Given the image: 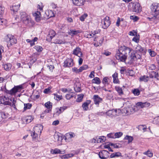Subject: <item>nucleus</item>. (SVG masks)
Segmentation results:
<instances>
[{"label": "nucleus", "mask_w": 159, "mask_h": 159, "mask_svg": "<svg viewBox=\"0 0 159 159\" xmlns=\"http://www.w3.org/2000/svg\"><path fill=\"white\" fill-rule=\"evenodd\" d=\"M131 51V48L125 46H121L117 52L115 57L117 59L124 62L126 60L127 54L129 55Z\"/></svg>", "instance_id": "f257e3e1"}, {"label": "nucleus", "mask_w": 159, "mask_h": 159, "mask_svg": "<svg viewBox=\"0 0 159 159\" xmlns=\"http://www.w3.org/2000/svg\"><path fill=\"white\" fill-rule=\"evenodd\" d=\"M4 41L7 43V46L8 48L17 42V40L14 36L11 34L6 35L4 38Z\"/></svg>", "instance_id": "f03ea898"}, {"label": "nucleus", "mask_w": 159, "mask_h": 159, "mask_svg": "<svg viewBox=\"0 0 159 159\" xmlns=\"http://www.w3.org/2000/svg\"><path fill=\"white\" fill-rule=\"evenodd\" d=\"M151 14L153 16L154 19L159 15V4L153 3L150 7Z\"/></svg>", "instance_id": "7ed1b4c3"}, {"label": "nucleus", "mask_w": 159, "mask_h": 159, "mask_svg": "<svg viewBox=\"0 0 159 159\" xmlns=\"http://www.w3.org/2000/svg\"><path fill=\"white\" fill-rule=\"evenodd\" d=\"M129 7L131 8L132 11L137 13L141 11L142 7L140 4L137 2H132L129 3Z\"/></svg>", "instance_id": "20e7f679"}, {"label": "nucleus", "mask_w": 159, "mask_h": 159, "mask_svg": "<svg viewBox=\"0 0 159 159\" xmlns=\"http://www.w3.org/2000/svg\"><path fill=\"white\" fill-rule=\"evenodd\" d=\"M129 57H130L131 62H133L138 59H140L141 57V55L135 52L132 49L131 51L129 54Z\"/></svg>", "instance_id": "39448f33"}, {"label": "nucleus", "mask_w": 159, "mask_h": 159, "mask_svg": "<svg viewBox=\"0 0 159 159\" xmlns=\"http://www.w3.org/2000/svg\"><path fill=\"white\" fill-rule=\"evenodd\" d=\"M134 111L132 107L129 106L123 108L121 110V112L125 116L129 115L132 113Z\"/></svg>", "instance_id": "423d86ee"}, {"label": "nucleus", "mask_w": 159, "mask_h": 159, "mask_svg": "<svg viewBox=\"0 0 159 159\" xmlns=\"http://www.w3.org/2000/svg\"><path fill=\"white\" fill-rule=\"evenodd\" d=\"M102 27L104 29H107L110 25V22L109 17L107 16L101 21Z\"/></svg>", "instance_id": "0eeeda50"}, {"label": "nucleus", "mask_w": 159, "mask_h": 159, "mask_svg": "<svg viewBox=\"0 0 159 159\" xmlns=\"http://www.w3.org/2000/svg\"><path fill=\"white\" fill-rule=\"evenodd\" d=\"M109 153L107 151L103 150L99 152V157L102 159L107 158L109 156Z\"/></svg>", "instance_id": "6e6552de"}, {"label": "nucleus", "mask_w": 159, "mask_h": 159, "mask_svg": "<svg viewBox=\"0 0 159 159\" xmlns=\"http://www.w3.org/2000/svg\"><path fill=\"white\" fill-rule=\"evenodd\" d=\"M22 21L25 24L29 26H32L34 24V21L31 20L29 16H27V17L23 19Z\"/></svg>", "instance_id": "1a4fd4ad"}, {"label": "nucleus", "mask_w": 159, "mask_h": 159, "mask_svg": "<svg viewBox=\"0 0 159 159\" xmlns=\"http://www.w3.org/2000/svg\"><path fill=\"white\" fill-rule=\"evenodd\" d=\"M74 64L73 60L68 58L64 61L63 66L65 67H72L73 66Z\"/></svg>", "instance_id": "9d476101"}, {"label": "nucleus", "mask_w": 159, "mask_h": 159, "mask_svg": "<svg viewBox=\"0 0 159 159\" xmlns=\"http://www.w3.org/2000/svg\"><path fill=\"white\" fill-rule=\"evenodd\" d=\"M43 126L41 124H38L36 126H35L34 128V132L40 135L42 130L43 129Z\"/></svg>", "instance_id": "9b49d317"}, {"label": "nucleus", "mask_w": 159, "mask_h": 159, "mask_svg": "<svg viewBox=\"0 0 159 159\" xmlns=\"http://www.w3.org/2000/svg\"><path fill=\"white\" fill-rule=\"evenodd\" d=\"M56 34L55 31L52 30H50L49 31V34L47 36V40L50 42L52 39L55 36Z\"/></svg>", "instance_id": "f8f14e48"}, {"label": "nucleus", "mask_w": 159, "mask_h": 159, "mask_svg": "<svg viewBox=\"0 0 159 159\" xmlns=\"http://www.w3.org/2000/svg\"><path fill=\"white\" fill-rule=\"evenodd\" d=\"M72 54L77 56L79 57H81L82 55L81 49L78 47H76L73 50Z\"/></svg>", "instance_id": "ddd939ff"}, {"label": "nucleus", "mask_w": 159, "mask_h": 159, "mask_svg": "<svg viewBox=\"0 0 159 159\" xmlns=\"http://www.w3.org/2000/svg\"><path fill=\"white\" fill-rule=\"evenodd\" d=\"M150 105V103L147 102H139L136 103V105L138 107H140L141 108L148 107Z\"/></svg>", "instance_id": "4468645a"}, {"label": "nucleus", "mask_w": 159, "mask_h": 159, "mask_svg": "<svg viewBox=\"0 0 159 159\" xmlns=\"http://www.w3.org/2000/svg\"><path fill=\"white\" fill-rule=\"evenodd\" d=\"M93 100L94 104L98 106L102 101V99L100 98L98 95H94L93 96Z\"/></svg>", "instance_id": "2eb2a0df"}, {"label": "nucleus", "mask_w": 159, "mask_h": 159, "mask_svg": "<svg viewBox=\"0 0 159 159\" xmlns=\"http://www.w3.org/2000/svg\"><path fill=\"white\" fill-rule=\"evenodd\" d=\"M117 112L116 109H113L112 110H109L106 112V114L109 117H112L115 115H116Z\"/></svg>", "instance_id": "dca6fc26"}, {"label": "nucleus", "mask_w": 159, "mask_h": 159, "mask_svg": "<svg viewBox=\"0 0 159 159\" xmlns=\"http://www.w3.org/2000/svg\"><path fill=\"white\" fill-rule=\"evenodd\" d=\"M33 16L34 17V18L36 21L37 22L41 20V14L39 11L37 12L33 13Z\"/></svg>", "instance_id": "f3484780"}, {"label": "nucleus", "mask_w": 159, "mask_h": 159, "mask_svg": "<svg viewBox=\"0 0 159 159\" xmlns=\"http://www.w3.org/2000/svg\"><path fill=\"white\" fill-rule=\"evenodd\" d=\"M149 77L150 78H152L154 77L156 78L157 80H159V75L158 73L153 71H151L149 72Z\"/></svg>", "instance_id": "a211bd4d"}, {"label": "nucleus", "mask_w": 159, "mask_h": 159, "mask_svg": "<svg viewBox=\"0 0 159 159\" xmlns=\"http://www.w3.org/2000/svg\"><path fill=\"white\" fill-rule=\"evenodd\" d=\"M85 1V0H72L73 4L77 6L83 5Z\"/></svg>", "instance_id": "6ab92c4d"}, {"label": "nucleus", "mask_w": 159, "mask_h": 159, "mask_svg": "<svg viewBox=\"0 0 159 159\" xmlns=\"http://www.w3.org/2000/svg\"><path fill=\"white\" fill-rule=\"evenodd\" d=\"M82 32L81 30H70L69 31L68 34H69L73 36L74 35H77L78 34L81 33Z\"/></svg>", "instance_id": "aec40b11"}, {"label": "nucleus", "mask_w": 159, "mask_h": 159, "mask_svg": "<svg viewBox=\"0 0 159 159\" xmlns=\"http://www.w3.org/2000/svg\"><path fill=\"white\" fill-rule=\"evenodd\" d=\"M33 119L32 117L31 116H28L25 117H23L22 119L23 122L25 123H30L32 120Z\"/></svg>", "instance_id": "412c9836"}, {"label": "nucleus", "mask_w": 159, "mask_h": 159, "mask_svg": "<svg viewBox=\"0 0 159 159\" xmlns=\"http://www.w3.org/2000/svg\"><path fill=\"white\" fill-rule=\"evenodd\" d=\"M51 152L52 154H57L58 153L64 154L65 153L64 150L61 151L60 149L57 148H55L54 149H52L51 151Z\"/></svg>", "instance_id": "4be33fe9"}, {"label": "nucleus", "mask_w": 159, "mask_h": 159, "mask_svg": "<svg viewBox=\"0 0 159 159\" xmlns=\"http://www.w3.org/2000/svg\"><path fill=\"white\" fill-rule=\"evenodd\" d=\"M39 134H37L34 132H32L31 134L33 141L37 142L39 141L38 139V135Z\"/></svg>", "instance_id": "5701e85b"}, {"label": "nucleus", "mask_w": 159, "mask_h": 159, "mask_svg": "<svg viewBox=\"0 0 159 159\" xmlns=\"http://www.w3.org/2000/svg\"><path fill=\"white\" fill-rule=\"evenodd\" d=\"M20 6V4L17 5H13L10 7V9L11 11H13V12L15 13L17 11Z\"/></svg>", "instance_id": "b1692460"}, {"label": "nucleus", "mask_w": 159, "mask_h": 159, "mask_svg": "<svg viewBox=\"0 0 159 159\" xmlns=\"http://www.w3.org/2000/svg\"><path fill=\"white\" fill-rule=\"evenodd\" d=\"M75 136V134L74 133L70 132L66 134L65 139L66 140H67L68 139H71V138L74 137Z\"/></svg>", "instance_id": "393cba45"}, {"label": "nucleus", "mask_w": 159, "mask_h": 159, "mask_svg": "<svg viewBox=\"0 0 159 159\" xmlns=\"http://www.w3.org/2000/svg\"><path fill=\"white\" fill-rule=\"evenodd\" d=\"M91 101L89 100L87 101L86 102H84L82 105V107L84 110L85 111H87L88 108V105L90 103Z\"/></svg>", "instance_id": "a878e982"}, {"label": "nucleus", "mask_w": 159, "mask_h": 159, "mask_svg": "<svg viewBox=\"0 0 159 159\" xmlns=\"http://www.w3.org/2000/svg\"><path fill=\"white\" fill-rule=\"evenodd\" d=\"M121 156V154L120 152H117L111 154L110 156L111 158H114L115 157H118Z\"/></svg>", "instance_id": "bb28decb"}, {"label": "nucleus", "mask_w": 159, "mask_h": 159, "mask_svg": "<svg viewBox=\"0 0 159 159\" xmlns=\"http://www.w3.org/2000/svg\"><path fill=\"white\" fill-rule=\"evenodd\" d=\"M149 80V76L147 75L142 76L139 78V81L147 82Z\"/></svg>", "instance_id": "cd10ccee"}, {"label": "nucleus", "mask_w": 159, "mask_h": 159, "mask_svg": "<svg viewBox=\"0 0 159 159\" xmlns=\"http://www.w3.org/2000/svg\"><path fill=\"white\" fill-rule=\"evenodd\" d=\"M136 49L137 51H138L141 52L145 53L146 52L145 50L143 48H142L140 45H138Z\"/></svg>", "instance_id": "c85d7f7f"}, {"label": "nucleus", "mask_w": 159, "mask_h": 159, "mask_svg": "<svg viewBox=\"0 0 159 159\" xmlns=\"http://www.w3.org/2000/svg\"><path fill=\"white\" fill-rule=\"evenodd\" d=\"M3 68L6 71L9 70L11 68V65L10 63L6 64L3 65Z\"/></svg>", "instance_id": "c756f323"}, {"label": "nucleus", "mask_w": 159, "mask_h": 159, "mask_svg": "<svg viewBox=\"0 0 159 159\" xmlns=\"http://www.w3.org/2000/svg\"><path fill=\"white\" fill-rule=\"evenodd\" d=\"M46 14L48 16V18L52 17L54 16L53 12L52 10H48L47 11L45 12Z\"/></svg>", "instance_id": "7c9ffc66"}, {"label": "nucleus", "mask_w": 159, "mask_h": 159, "mask_svg": "<svg viewBox=\"0 0 159 159\" xmlns=\"http://www.w3.org/2000/svg\"><path fill=\"white\" fill-rule=\"evenodd\" d=\"M115 88L120 95H121L123 94V91L121 87L119 86H116Z\"/></svg>", "instance_id": "2f4dec72"}, {"label": "nucleus", "mask_w": 159, "mask_h": 159, "mask_svg": "<svg viewBox=\"0 0 159 159\" xmlns=\"http://www.w3.org/2000/svg\"><path fill=\"white\" fill-rule=\"evenodd\" d=\"M92 83L98 84L101 83V81L99 78L96 77L92 80Z\"/></svg>", "instance_id": "473e14b6"}, {"label": "nucleus", "mask_w": 159, "mask_h": 159, "mask_svg": "<svg viewBox=\"0 0 159 159\" xmlns=\"http://www.w3.org/2000/svg\"><path fill=\"white\" fill-rule=\"evenodd\" d=\"M52 104L49 101L48 102L45 103L44 104V106L47 109H52Z\"/></svg>", "instance_id": "72a5a7b5"}, {"label": "nucleus", "mask_w": 159, "mask_h": 159, "mask_svg": "<svg viewBox=\"0 0 159 159\" xmlns=\"http://www.w3.org/2000/svg\"><path fill=\"white\" fill-rule=\"evenodd\" d=\"M20 18L21 20H23V19L26 18L27 16H29L27 15L26 13L25 12H20Z\"/></svg>", "instance_id": "f704fd0d"}, {"label": "nucleus", "mask_w": 159, "mask_h": 159, "mask_svg": "<svg viewBox=\"0 0 159 159\" xmlns=\"http://www.w3.org/2000/svg\"><path fill=\"white\" fill-rule=\"evenodd\" d=\"M91 142L94 143H101V139L99 137L93 138L91 140Z\"/></svg>", "instance_id": "c9c22d12"}, {"label": "nucleus", "mask_w": 159, "mask_h": 159, "mask_svg": "<svg viewBox=\"0 0 159 159\" xmlns=\"http://www.w3.org/2000/svg\"><path fill=\"white\" fill-rule=\"evenodd\" d=\"M125 139L128 140V143H130L132 142V141L134 139V138L132 136L127 135L125 137Z\"/></svg>", "instance_id": "e433bc0d"}, {"label": "nucleus", "mask_w": 159, "mask_h": 159, "mask_svg": "<svg viewBox=\"0 0 159 159\" xmlns=\"http://www.w3.org/2000/svg\"><path fill=\"white\" fill-rule=\"evenodd\" d=\"M74 155V154H65L63 155L61 157V158L63 159H67L70 157H73Z\"/></svg>", "instance_id": "4c0bfd02"}, {"label": "nucleus", "mask_w": 159, "mask_h": 159, "mask_svg": "<svg viewBox=\"0 0 159 159\" xmlns=\"http://www.w3.org/2000/svg\"><path fill=\"white\" fill-rule=\"evenodd\" d=\"M132 93L135 96H138L140 93V91L137 89H134L132 91Z\"/></svg>", "instance_id": "58836bf2"}, {"label": "nucleus", "mask_w": 159, "mask_h": 159, "mask_svg": "<svg viewBox=\"0 0 159 159\" xmlns=\"http://www.w3.org/2000/svg\"><path fill=\"white\" fill-rule=\"evenodd\" d=\"M24 109L25 111L30 109L32 106V104L30 103L24 104Z\"/></svg>", "instance_id": "ea45409f"}, {"label": "nucleus", "mask_w": 159, "mask_h": 159, "mask_svg": "<svg viewBox=\"0 0 159 159\" xmlns=\"http://www.w3.org/2000/svg\"><path fill=\"white\" fill-rule=\"evenodd\" d=\"M4 12V7L0 4V17H2Z\"/></svg>", "instance_id": "a19ab883"}, {"label": "nucleus", "mask_w": 159, "mask_h": 159, "mask_svg": "<svg viewBox=\"0 0 159 159\" xmlns=\"http://www.w3.org/2000/svg\"><path fill=\"white\" fill-rule=\"evenodd\" d=\"M74 96V93H71L70 94H67L66 95V98L67 100L70 99L71 98Z\"/></svg>", "instance_id": "79ce46f5"}, {"label": "nucleus", "mask_w": 159, "mask_h": 159, "mask_svg": "<svg viewBox=\"0 0 159 159\" xmlns=\"http://www.w3.org/2000/svg\"><path fill=\"white\" fill-rule=\"evenodd\" d=\"M114 136L115 138H119L121 137L123 135V133L121 132H118L114 133Z\"/></svg>", "instance_id": "37998d69"}, {"label": "nucleus", "mask_w": 159, "mask_h": 159, "mask_svg": "<svg viewBox=\"0 0 159 159\" xmlns=\"http://www.w3.org/2000/svg\"><path fill=\"white\" fill-rule=\"evenodd\" d=\"M38 39V38L37 37H35L33 39L31 40V42H30L31 46H32L34 45L35 44L34 42L37 41Z\"/></svg>", "instance_id": "c03bdc74"}, {"label": "nucleus", "mask_w": 159, "mask_h": 159, "mask_svg": "<svg viewBox=\"0 0 159 159\" xmlns=\"http://www.w3.org/2000/svg\"><path fill=\"white\" fill-rule=\"evenodd\" d=\"M143 154L145 155H147L150 157H152L153 156L152 153L149 150H148L147 151L144 152Z\"/></svg>", "instance_id": "a18cd8bd"}, {"label": "nucleus", "mask_w": 159, "mask_h": 159, "mask_svg": "<svg viewBox=\"0 0 159 159\" xmlns=\"http://www.w3.org/2000/svg\"><path fill=\"white\" fill-rule=\"evenodd\" d=\"M34 49H35L36 51H37L38 52H40L42 51L43 49V48L42 47L39 46H35L34 47Z\"/></svg>", "instance_id": "49530a36"}, {"label": "nucleus", "mask_w": 159, "mask_h": 159, "mask_svg": "<svg viewBox=\"0 0 159 159\" xmlns=\"http://www.w3.org/2000/svg\"><path fill=\"white\" fill-rule=\"evenodd\" d=\"M87 16L88 14L87 13H85L80 17V20L81 21H84Z\"/></svg>", "instance_id": "de8ad7c7"}, {"label": "nucleus", "mask_w": 159, "mask_h": 159, "mask_svg": "<svg viewBox=\"0 0 159 159\" xmlns=\"http://www.w3.org/2000/svg\"><path fill=\"white\" fill-rule=\"evenodd\" d=\"M148 69L150 70H154L156 68V66L154 64H152L149 65L148 66Z\"/></svg>", "instance_id": "09e8293b"}, {"label": "nucleus", "mask_w": 159, "mask_h": 159, "mask_svg": "<svg viewBox=\"0 0 159 159\" xmlns=\"http://www.w3.org/2000/svg\"><path fill=\"white\" fill-rule=\"evenodd\" d=\"M17 89H16L15 86L12 88L10 91V93L11 94H13L17 92Z\"/></svg>", "instance_id": "8fccbe9b"}, {"label": "nucleus", "mask_w": 159, "mask_h": 159, "mask_svg": "<svg viewBox=\"0 0 159 159\" xmlns=\"http://www.w3.org/2000/svg\"><path fill=\"white\" fill-rule=\"evenodd\" d=\"M2 117V118H6L8 117V114L5 112H2L1 113Z\"/></svg>", "instance_id": "3c124183"}, {"label": "nucleus", "mask_w": 159, "mask_h": 159, "mask_svg": "<svg viewBox=\"0 0 159 159\" xmlns=\"http://www.w3.org/2000/svg\"><path fill=\"white\" fill-rule=\"evenodd\" d=\"M88 67V66L87 65H84L83 66L80 67V72H81L83 70L87 69Z\"/></svg>", "instance_id": "603ef678"}, {"label": "nucleus", "mask_w": 159, "mask_h": 159, "mask_svg": "<svg viewBox=\"0 0 159 159\" xmlns=\"http://www.w3.org/2000/svg\"><path fill=\"white\" fill-rule=\"evenodd\" d=\"M139 35H136L132 39V40L134 42L138 43L139 42Z\"/></svg>", "instance_id": "864d4df0"}, {"label": "nucleus", "mask_w": 159, "mask_h": 159, "mask_svg": "<svg viewBox=\"0 0 159 159\" xmlns=\"http://www.w3.org/2000/svg\"><path fill=\"white\" fill-rule=\"evenodd\" d=\"M154 123L157 124H159V116L155 118L153 121Z\"/></svg>", "instance_id": "5fc2aeb1"}, {"label": "nucleus", "mask_w": 159, "mask_h": 159, "mask_svg": "<svg viewBox=\"0 0 159 159\" xmlns=\"http://www.w3.org/2000/svg\"><path fill=\"white\" fill-rule=\"evenodd\" d=\"M83 96L84 95L83 94L79 95L77 101L78 102H80L82 101L83 98Z\"/></svg>", "instance_id": "6e6d98bb"}, {"label": "nucleus", "mask_w": 159, "mask_h": 159, "mask_svg": "<svg viewBox=\"0 0 159 159\" xmlns=\"http://www.w3.org/2000/svg\"><path fill=\"white\" fill-rule=\"evenodd\" d=\"M148 52H149L150 55L152 57H154L156 54V53L155 52L151 51V49L148 50Z\"/></svg>", "instance_id": "4d7b16f0"}, {"label": "nucleus", "mask_w": 159, "mask_h": 159, "mask_svg": "<svg viewBox=\"0 0 159 159\" xmlns=\"http://www.w3.org/2000/svg\"><path fill=\"white\" fill-rule=\"evenodd\" d=\"M65 42L61 39H56L55 40V43L56 44H64Z\"/></svg>", "instance_id": "13d9d810"}, {"label": "nucleus", "mask_w": 159, "mask_h": 159, "mask_svg": "<svg viewBox=\"0 0 159 159\" xmlns=\"http://www.w3.org/2000/svg\"><path fill=\"white\" fill-rule=\"evenodd\" d=\"M114 133H110L107 135V137L110 138L115 139Z\"/></svg>", "instance_id": "bf43d9fd"}, {"label": "nucleus", "mask_w": 159, "mask_h": 159, "mask_svg": "<svg viewBox=\"0 0 159 159\" xmlns=\"http://www.w3.org/2000/svg\"><path fill=\"white\" fill-rule=\"evenodd\" d=\"M113 79V82L115 83H117V82L115 81L116 78H117V73H115L112 76Z\"/></svg>", "instance_id": "052dcab7"}, {"label": "nucleus", "mask_w": 159, "mask_h": 159, "mask_svg": "<svg viewBox=\"0 0 159 159\" xmlns=\"http://www.w3.org/2000/svg\"><path fill=\"white\" fill-rule=\"evenodd\" d=\"M61 90L62 92L64 93L69 92L71 91L72 90L71 89H68L66 88H62Z\"/></svg>", "instance_id": "680f3d73"}, {"label": "nucleus", "mask_w": 159, "mask_h": 159, "mask_svg": "<svg viewBox=\"0 0 159 159\" xmlns=\"http://www.w3.org/2000/svg\"><path fill=\"white\" fill-rule=\"evenodd\" d=\"M56 114L57 115H58L61 113H62V111H61V109L60 108H56Z\"/></svg>", "instance_id": "e2e57ef3"}, {"label": "nucleus", "mask_w": 159, "mask_h": 159, "mask_svg": "<svg viewBox=\"0 0 159 159\" xmlns=\"http://www.w3.org/2000/svg\"><path fill=\"white\" fill-rule=\"evenodd\" d=\"M54 137L55 141H58L59 140L60 137L58 134H55L54 135Z\"/></svg>", "instance_id": "0e129e2a"}, {"label": "nucleus", "mask_w": 159, "mask_h": 159, "mask_svg": "<svg viewBox=\"0 0 159 159\" xmlns=\"http://www.w3.org/2000/svg\"><path fill=\"white\" fill-rule=\"evenodd\" d=\"M130 19L134 20V21H136L139 19V18L137 16H130Z\"/></svg>", "instance_id": "69168bd1"}, {"label": "nucleus", "mask_w": 159, "mask_h": 159, "mask_svg": "<svg viewBox=\"0 0 159 159\" xmlns=\"http://www.w3.org/2000/svg\"><path fill=\"white\" fill-rule=\"evenodd\" d=\"M6 22V20H5L0 17V25H2L3 24H5Z\"/></svg>", "instance_id": "338daca9"}, {"label": "nucleus", "mask_w": 159, "mask_h": 159, "mask_svg": "<svg viewBox=\"0 0 159 159\" xmlns=\"http://www.w3.org/2000/svg\"><path fill=\"white\" fill-rule=\"evenodd\" d=\"M72 70L73 72L76 73H79L80 72V68L79 69H78L76 67H74L73 68Z\"/></svg>", "instance_id": "774afa93"}]
</instances>
